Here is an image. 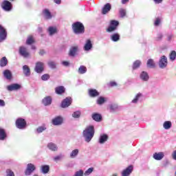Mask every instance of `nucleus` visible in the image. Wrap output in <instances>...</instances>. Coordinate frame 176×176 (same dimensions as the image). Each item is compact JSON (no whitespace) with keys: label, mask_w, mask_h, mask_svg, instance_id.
I'll list each match as a JSON object with an SVG mask.
<instances>
[{"label":"nucleus","mask_w":176,"mask_h":176,"mask_svg":"<svg viewBox=\"0 0 176 176\" xmlns=\"http://www.w3.org/2000/svg\"><path fill=\"white\" fill-rule=\"evenodd\" d=\"M55 91L56 94H63L65 91V88L63 86H60L55 89Z\"/></svg>","instance_id":"nucleus-35"},{"label":"nucleus","mask_w":176,"mask_h":176,"mask_svg":"<svg viewBox=\"0 0 176 176\" xmlns=\"http://www.w3.org/2000/svg\"><path fill=\"white\" fill-rule=\"evenodd\" d=\"M63 157V155H59L54 157V162H58Z\"/></svg>","instance_id":"nucleus-52"},{"label":"nucleus","mask_w":176,"mask_h":176,"mask_svg":"<svg viewBox=\"0 0 176 176\" xmlns=\"http://www.w3.org/2000/svg\"><path fill=\"white\" fill-rule=\"evenodd\" d=\"M8 65V58H6V56H3L0 60V67H6Z\"/></svg>","instance_id":"nucleus-32"},{"label":"nucleus","mask_w":176,"mask_h":176,"mask_svg":"<svg viewBox=\"0 0 176 176\" xmlns=\"http://www.w3.org/2000/svg\"><path fill=\"white\" fill-rule=\"evenodd\" d=\"M19 54L24 57L25 58H28L30 57V52L25 47H19Z\"/></svg>","instance_id":"nucleus-10"},{"label":"nucleus","mask_w":176,"mask_h":176,"mask_svg":"<svg viewBox=\"0 0 176 176\" xmlns=\"http://www.w3.org/2000/svg\"><path fill=\"white\" fill-rule=\"evenodd\" d=\"M48 65L50 68H52V69H54V68H56V62L50 61L48 62Z\"/></svg>","instance_id":"nucleus-48"},{"label":"nucleus","mask_w":176,"mask_h":176,"mask_svg":"<svg viewBox=\"0 0 176 176\" xmlns=\"http://www.w3.org/2000/svg\"><path fill=\"white\" fill-rule=\"evenodd\" d=\"M6 173V176H15L14 172H13V170H12L11 169H7Z\"/></svg>","instance_id":"nucleus-47"},{"label":"nucleus","mask_w":176,"mask_h":176,"mask_svg":"<svg viewBox=\"0 0 176 176\" xmlns=\"http://www.w3.org/2000/svg\"><path fill=\"white\" fill-rule=\"evenodd\" d=\"M0 107H5V101L0 99Z\"/></svg>","instance_id":"nucleus-56"},{"label":"nucleus","mask_w":176,"mask_h":176,"mask_svg":"<svg viewBox=\"0 0 176 176\" xmlns=\"http://www.w3.org/2000/svg\"><path fill=\"white\" fill-rule=\"evenodd\" d=\"M111 9V3H106L102 9V14H107V13H108V12H109Z\"/></svg>","instance_id":"nucleus-22"},{"label":"nucleus","mask_w":176,"mask_h":176,"mask_svg":"<svg viewBox=\"0 0 176 176\" xmlns=\"http://www.w3.org/2000/svg\"><path fill=\"white\" fill-rule=\"evenodd\" d=\"M156 63H155V60L153 59H148L147 60V67L148 68H155Z\"/></svg>","instance_id":"nucleus-38"},{"label":"nucleus","mask_w":176,"mask_h":176,"mask_svg":"<svg viewBox=\"0 0 176 176\" xmlns=\"http://www.w3.org/2000/svg\"><path fill=\"white\" fill-rule=\"evenodd\" d=\"M64 119L61 116H56L52 120V123L54 126H61L63 124Z\"/></svg>","instance_id":"nucleus-9"},{"label":"nucleus","mask_w":176,"mask_h":176,"mask_svg":"<svg viewBox=\"0 0 176 176\" xmlns=\"http://www.w3.org/2000/svg\"><path fill=\"white\" fill-rule=\"evenodd\" d=\"M78 155H79V149H74L70 153V157L71 159H75L77 157Z\"/></svg>","instance_id":"nucleus-33"},{"label":"nucleus","mask_w":176,"mask_h":176,"mask_svg":"<svg viewBox=\"0 0 176 176\" xmlns=\"http://www.w3.org/2000/svg\"><path fill=\"white\" fill-rule=\"evenodd\" d=\"M173 127V122L171 121H164L163 123V129L164 130H170Z\"/></svg>","instance_id":"nucleus-27"},{"label":"nucleus","mask_w":176,"mask_h":176,"mask_svg":"<svg viewBox=\"0 0 176 176\" xmlns=\"http://www.w3.org/2000/svg\"><path fill=\"white\" fill-rule=\"evenodd\" d=\"M15 124L17 129H19V130H24V129L27 127V122H25V120L23 118H18L16 120Z\"/></svg>","instance_id":"nucleus-4"},{"label":"nucleus","mask_w":176,"mask_h":176,"mask_svg":"<svg viewBox=\"0 0 176 176\" xmlns=\"http://www.w3.org/2000/svg\"><path fill=\"white\" fill-rule=\"evenodd\" d=\"M108 138H109L108 135L104 134V133L101 134L99 137L98 142L101 145H102V144H104V143H105L108 141Z\"/></svg>","instance_id":"nucleus-16"},{"label":"nucleus","mask_w":176,"mask_h":176,"mask_svg":"<svg viewBox=\"0 0 176 176\" xmlns=\"http://www.w3.org/2000/svg\"><path fill=\"white\" fill-rule=\"evenodd\" d=\"M111 40L113 42H118V41H120V34L118 33H114L111 35Z\"/></svg>","instance_id":"nucleus-29"},{"label":"nucleus","mask_w":176,"mask_h":176,"mask_svg":"<svg viewBox=\"0 0 176 176\" xmlns=\"http://www.w3.org/2000/svg\"><path fill=\"white\" fill-rule=\"evenodd\" d=\"M76 52H78V47H72L69 50V56L74 57L76 54Z\"/></svg>","instance_id":"nucleus-36"},{"label":"nucleus","mask_w":176,"mask_h":176,"mask_svg":"<svg viewBox=\"0 0 176 176\" xmlns=\"http://www.w3.org/2000/svg\"><path fill=\"white\" fill-rule=\"evenodd\" d=\"M87 72V68L85 66L81 65L78 68V74L83 75V74H86Z\"/></svg>","instance_id":"nucleus-40"},{"label":"nucleus","mask_w":176,"mask_h":176,"mask_svg":"<svg viewBox=\"0 0 176 176\" xmlns=\"http://www.w3.org/2000/svg\"><path fill=\"white\" fill-rule=\"evenodd\" d=\"M43 13L45 19H52V13H50V11H49V10H47V9L44 10L43 11Z\"/></svg>","instance_id":"nucleus-37"},{"label":"nucleus","mask_w":176,"mask_h":176,"mask_svg":"<svg viewBox=\"0 0 176 176\" xmlns=\"http://www.w3.org/2000/svg\"><path fill=\"white\" fill-rule=\"evenodd\" d=\"M45 50H41L40 52H39V54L40 56H43L45 54Z\"/></svg>","instance_id":"nucleus-58"},{"label":"nucleus","mask_w":176,"mask_h":176,"mask_svg":"<svg viewBox=\"0 0 176 176\" xmlns=\"http://www.w3.org/2000/svg\"><path fill=\"white\" fill-rule=\"evenodd\" d=\"M129 0H122V5H125V3H127V2H129Z\"/></svg>","instance_id":"nucleus-61"},{"label":"nucleus","mask_w":176,"mask_h":176,"mask_svg":"<svg viewBox=\"0 0 176 176\" xmlns=\"http://www.w3.org/2000/svg\"><path fill=\"white\" fill-rule=\"evenodd\" d=\"M119 22L118 21H111L109 28L107 29V32H113L118 30Z\"/></svg>","instance_id":"nucleus-5"},{"label":"nucleus","mask_w":176,"mask_h":176,"mask_svg":"<svg viewBox=\"0 0 176 176\" xmlns=\"http://www.w3.org/2000/svg\"><path fill=\"white\" fill-rule=\"evenodd\" d=\"M50 78V76L47 74H45L41 76V79L44 81L48 80V79Z\"/></svg>","instance_id":"nucleus-50"},{"label":"nucleus","mask_w":176,"mask_h":176,"mask_svg":"<svg viewBox=\"0 0 176 176\" xmlns=\"http://www.w3.org/2000/svg\"><path fill=\"white\" fill-rule=\"evenodd\" d=\"M34 42V38H32V36H30L26 41V45H32Z\"/></svg>","instance_id":"nucleus-45"},{"label":"nucleus","mask_w":176,"mask_h":176,"mask_svg":"<svg viewBox=\"0 0 176 176\" xmlns=\"http://www.w3.org/2000/svg\"><path fill=\"white\" fill-rule=\"evenodd\" d=\"M3 76L6 78L8 80H10L12 79V72L9 69H6L3 72Z\"/></svg>","instance_id":"nucleus-30"},{"label":"nucleus","mask_w":176,"mask_h":176,"mask_svg":"<svg viewBox=\"0 0 176 176\" xmlns=\"http://www.w3.org/2000/svg\"><path fill=\"white\" fill-rule=\"evenodd\" d=\"M172 157H173V160H176V150L173 152Z\"/></svg>","instance_id":"nucleus-55"},{"label":"nucleus","mask_w":176,"mask_h":176,"mask_svg":"<svg viewBox=\"0 0 176 176\" xmlns=\"http://www.w3.org/2000/svg\"><path fill=\"white\" fill-rule=\"evenodd\" d=\"M140 78L143 82H148L149 80V74L146 72H142L140 74Z\"/></svg>","instance_id":"nucleus-15"},{"label":"nucleus","mask_w":176,"mask_h":176,"mask_svg":"<svg viewBox=\"0 0 176 176\" xmlns=\"http://www.w3.org/2000/svg\"><path fill=\"white\" fill-rule=\"evenodd\" d=\"M141 67V60H137L133 64V69H137Z\"/></svg>","instance_id":"nucleus-41"},{"label":"nucleus","mask_w":176,"mask_h":176,"mask_svg":"<svg viewBox=\"0 0 176 176\" xmlns=\"http://www.w3.org/2000/svg\"><path fill=\"white\" fill-rule=\"evenodd\" d=\"M45 69V63L43 62H37L34 68L35 72L37 74H42Z\"/></svg>","instance_id":"nucleus-6"},{"label":"nucleus","mask_w":176,"mask_h":176,"mask_svg":"<svg viewBox=\"0 0 176 176\" xmlns=\"http://www.w3.org/2000/svg\"><path fill=\"white\" fill-rule=\"evenodd\" d=\"M172 38H173V35H171V34L168 35V41H171Z\"/></svg>","instance_id":"nucleus-62"},{"label":"nucleus","mask_w":176,"mask_h":176,"mask_svg":"<svg viewBox=\"0 0 176 176\" xmlns=\"http://www.w3.org/2000/svg\"><path fill=\"white\" fill-rule=\"evenodd\" d=\"M54 2L57 3V5H60V3H61V0H54Z\"/></svg>","instance_id":"nucleus-60"},{"label":"nucleus","mask_w":176,"mask_h":176,"mask_svg":"<svg viewBox=\"0 0 176 176\" xmlns=\"http://www.w3.org/2000/svg\"><path fill=\"white\" fill-rule=\"evenodd\" d=\"M72 28L74 34H76V35L85 34V25L79 21L74 23L72 25Z\"/></svg>","instance_id":"nucleus-2"},{"label":"nucleus","mask_w":176,"mask_h":176,"mask_svg":"<svg viewBox=\"0 0 176 176\" xmlns=\"http://www.w3.org/2000/svg\"><path fill=\"white\" fill-rule=\"evenodd\" d=\"M91 118L95 122H101L102 120V116L98 113H93Z\"/></svg>","instance_id":"nucleus-25"},{"label":"nucleus","mask_w":176,"mask_h":176,"mask_svg":"<svg viewBox=\"0 0 176 176\" xmlns=\"http://www.w3.org/2000/svg\"><path fill=\"white\" fill-rule=\"evenodd\" d=\"M108 101V98L104 96H100L96 100V104L98 105H104Z\"/></svg>","instance_id":"nucleus-17"},{"label":"nucleus","mask_w":176,"mask_h":176,"mask_svg":"<svg viewBox=\"0 0 176 176\" xmlns=\"http://www.w3.org/2000/svg\"><path fill=\"white\" fill-rule=\"evenodd\" d=\"M71 104H72V98H66L65 99H64L62 101L61 107L62 108H68V107H69V105H71Z\"/></svg>","instance_id":"nucleus-11"},{"label":"nucleus","mask_w":176,"mask_h":176,"mask_svg":"<svg viewBox=\"0 0 176 176\" xmlns=\"http://www.w3.org/2000/svg\"><path fill=\"white\" fill-rule=\"evenodd\" d=\"M32 49L35 50V46H32Z\"/></svg>","instance_id":"nucleus-64"},{"label":"nucleus","mask_w":176,"mask_h":176,"mask_svg":"<svg viewBox=\"0 0 176 176\" xmlns=\"http://www.w3.org/2000/svg\"><path fill=\"white\" fill-rule=\"evenodd\" d=\"M143 95L142 93H138L135 97L133 98V99L131 100V104H138V101H140V100H141V98H142Z\"/></svg>","instance_id":"nucleus-18"},{"label":"nucleus","mask_w":176,"mask_h":176,"mask_svg":"<svg viewBox=\"0 0 176 176\" xmlns=\"http://www.w3.org/2000/svg\"><path fill=\"white\" fill-rule=\"evenodd\" d=\"M162 38H163V34H162V33L158 34L157 36V41H160Z\"/></svg>","instance_id":"nucleus-53"},{"label":"nucleus","mask_w":176,"mask_h":176,"mask_svg":"<svg viewBox=\"0 0 176 176\" xmlns=\"http://www.w3.org/2000/svg\"><path fill=\"white\" fill-rule=\"evenodd\" d=\"M120 17H124L126 16V10L123 8L120 9Z\"/></svg>","instance_id":"nucleus-49"},{"label":"nucleus","mask_w":176,"mask_h":176,"mask_svg":"<svg viewBox=\"0 0 176 176\" xmlns=\"http://www.w3.org/2000/svg\"><path fill=\"white\" fill-rule=\"evenodd\" d=\"M50 170L49 165H42L41 167V171L43 174H47Z\"/></svg>","instance_id":"nucleus-31"},{"label":"nucleus","mask_w":176,"mask_h":176,"mask_svg":"<svg viewBox=\"0 0 176 176\" xmlns=\"http://www.w3.org/2000/svg\"><path fill=\"white\" fill-rule=\"evenodd\" d=\"M42 102L45 107H47V105H50V104H52V97L47 96L44 98L42 100Z\"/></svg>","instance_id":"nucleus-26"},{"label":"nucleus","mask_w":176,"mask_h":176,"mask_svg":"<svg viewBox=\"0 0 176 176\" xmlns=\"http://www.w3.org/2000/svg\"><path fill=\"white\" fill-rule=\"evenodd\" d=\"M160 21H162V19L160 18H156V19L154 22V25L157 27V25H159V24H160Z\"/></svg>","instance_id":"nucleus-51"},{"label":"nucleus","mask_w":176,"mask_h":176,"mask_svg":"<svg viewBox=\"0 0 176 176\" xmlns=\"http://www.w3.org/2000/svg\"><path fill=\"white\" fill-rule=\"evenodd\" d=\"M153 157L155 160H162L164 157V153L163 152L155 153Z\"/></svg>","instance_id":"nucleus-24"},{"label":"nucleus","mask_w":176,"mask_h":176,"mask_svg":"<svg viewBox=\"0 0 176 176\" xmlns=\"http://www.w3.org/2000/svg\"><path fill=\"white\" fill-rule=\"evenodd\" d=\"M88 94L89 97H91L92 98H96V97H98V96H100V92L97 91V89H89L88 90Z\"/></svg>","instance_id":"nucleus-12"},{"label":"nucleus","mask_w":176,"mask_h":176,"mask_svg":"<svg viewBox=\"0 0 176 176\" xmlns=\"http://www.w3.org/2000/svg\"><path fill=\"white\" fill-rule=\"evenodd\" d=\"M118 84L116 82H110V86H111V87H113L115 86H117Z\"/></svg>","instance_id":"nucleus-57"},{"label":"nucleus","mask_w":176,"mask_h":176,"mask_svg":"<svg viewBox=\"0 0 176 176\" xmlns=\"http://www.w3.org/2000/svg\"><path fill=\"white\" fill-rule=\"evenodd\" d=\"M63 65H64V67H68L69 65V62L68 61H63L62 62Z\"/></svg>","instance_id":"nucleus-54"},{"label":"nucleus","mask_w":176,"mask_h":176,"mask_svg":"<svg viewBox=\"0 0 176 176\" xmlns=\"http://www.w3.org/2000/svg\"><path fill=\"white\" fill-rule=\"evenodd\" d=\"M23 72L25 76H31V69L28 65H25L23 66Z\"/></svg>","instance_id":"nucleus-23"},{"label":"nucleus","mask_w":176,"mask_h":176,"mask_svg":"<svg viewBox=\"0 0 176 176\" xmlns=\"http://www.w3.org/2000/svg\"><path fill=\"white\" fill-rule=\"evenodd\" d=\"M133 173V166H129L122 173V176H129Z\"/></svg>","instance_id":"nucleus-20"},{"label":"nucleus","mask_w":176,"mask_h":176,"mask_svg":"<svg viewBox=\"0 0 176 176\" xmlns=\"http://www.w3.org/2000/svg\"><path fill=\"white\" fill-rule=\"evenodd\" d=\"M42 28H38V32H42Z\"/></svg>","instance_id":"nucleus-63"},{"label":"nucleus","mask_w":176,"mask_h":176,"mask_svg":"<svg viewBox=\"0 0 176 176\" xmlns=\"http://www.w3.org/2000/svg\"><path fill=\"white\" fill-rule=\"evenodd\" d=\"M167 65H168V60L167 59V56H162L160 58V60L158 62V67L161 69H164V68H167Z\"/></svg>","instance_id":"nucleus-3"},{"label":"nucleus","mask_w":176,"mask_h":176,"mask_svg":"<svg viewBox=\"0 0 176 176\" xmlns=\"http://www.w3.org/2000/svg\"><path fill=\"white\" fill-rule=\"evenodd\" d=\"M94 133V126L93 125H89L85 129V130L82 131V137L85 142L89 143L91 141V140H93Z\"/></svg>","instance_id":"nucleus-1"},{"label":"nucleus","mask_w":176,"mask_h":176,"mask_svg":"<svg viewBox=\"0 0 176 176\" xmlns=\"http://www.w3.org/2000/svg\"><path fill=\"white\" fill-rule=\"evenodd\" d=\"M110 112H115V111H118L119 107L116 104H111L109 106Z\"/></svg>","instance_id":"nucleus-39"},{"label":"nucleus","mask_w":176,"mask_h":176,"mask_svg":"<svg viewBox=\"0 0 176 176\" xmlns=\"http://www.w3.org/2000/svg\"><path fill=\"white\" fill-rule=\"evenodd\" d=\"M6 137L7 135L5 129H0V141H5Z\"/></svg>","instance_id":"nucleus-34"},{"label":"nucleus","mask_w":176,"mask_h":176,"mask_svg":"<svg viewBox=\"0 0 176 176\" xmlns=\"http://www.w3.org/2000/svg\"><path fill=\"white\" fill-rule=\"evenodd\" d=\"M46 130L45 126H38L36 130V134H41V133H43Z\"/></svg>","instance_id":"nucleus-43"},{"label":"nucleus","mask_w":176,"mask_h":176,"mask_svg":"<svg viewBox=\"0 0 176 176\" xmlns=\"http://www.w3.org/2000/svg\"><path fill=\"white\" fill-rule=\"evenodd\" d=\"M47 31L49 32V35L50 36H52L54 35V34H57V28L50 26L48 28Z\"/></svg>","instance_id":"nucleus-28"},{"label":"nucleus","mask_w":176,"mask_h":176,"mask_svg":"<svg viewBox=\"0 0 176 176\" xmlns=\"http://www.w3.org/2000/svg\"><path fill=\"white\" fill-rule=\"evenodd\" d=\"M93 171H94V168H89L85 172L84 175L85 176L90 175V174H91Z\"/></svg>","instance_id":"nucleus-46"},{"label":"nucleus","mask_w":176,"mask_h":176,"mask_svg":"<svg viewBox=\"0 0 176 176\" xmlns=\"http://www.w3.org/2000/svg\"><path fill=\"white\" fill-rule=\"evenodd\" d=\"M21 88V85L19 84H12L7 87L8 91H14V90H19Z\"/></svg>","instance_id":"nucleus-14"},{"label":"nucleus","mask_w":176,"mask_h":176,"mask_svg":"<svg viewBox=\"0 0 176 176\" xmlns=\"http://www.w3.org/2000/svg\"><path fill=\"white\" fill-rule=\"evenodd\" d=\"M169 58L170 61H175L176 58V52L175 51H172L169 54Z\"/></svg>","instance_id":"nucleus-42"},{"label":"nucleus","mask_w":176,"mask_h":176,"mask_svg":"<svg viewBox=\"0 0 176 176\" xmlns=\"http://www.w3.org/2000/svg\"><path fill=\"white\" fill-rule=\"evenodd\" d=\"M36 168L35 165L33 164H28L25 171V175H31V174L35 171Z\"/></svg>","instance_id":"nucleus-8"},{"label":"nucleus","mask_w":176,"mask_h":176,"mask_svg":"<svg viewBox=\"0 0 176 176\" xmlns=\"http://www.w3.org/2000/svg\"><path fill=\"white\" fill-rule=\"evenodd\" d=\"M155 3H162L163 2V0H153Z\"/></svg>","instance_id":"nucleus-59"},{"label":"nucleus","mask_w":176,"mask_h":176,"mask_svg":"<svg viewBox=\"0 0 176 176\" xmlns=\"http://www.w3.org/2000/svg\"><path fill=\"white\" fill-rule=\"evenodd\" d=\"M47 148L50 149V151H52V152H56V151H58V147L57 146V144L50 142L47 144Z\"/></svg>","instance_id":"nucleus-21"},{"label":"nucleus","mask_w":176,"mask_h":176,"mask_svg":"<svg viewBox=\"0 0 176 176\" xmlns=\"http://www.w3.org/2000/svg\"><path fill=\"white\" fill-rule=\"evenodd\" d=\"M1 8L5 12H10L12 10V3L8 0H4L1 3Z\"/></svg>","instance_id":"nucleus-7"},{"label":"nucleus","mask_w":176,"mask_h":176,"mask_svg":"<svg viewBox=\"0 0 176 176\" xmlns=\"http://www.w3.org/2000/svg\"><path fill=\"white\" fill-rule=\"evenodd\" d=\"M92 47H93V44L91 43V41L90 39L87 40L85 45L84 46V50L85 52H89V50H91Z\"/></svg>","instance_id":"nucleus-19"},{"label":"nucleus","mask_w":176,"mask_h":176,"mask_svg":"<svg viewBox=\"0 0 176 176\" xmlns=\"http://www.w3.org/2000/svg\"><path fill=\"white\" fill-rule=\"evenodd\" d=\"M81 113L80 111H74L72 113V117L74 118V119H79L80 118Z\"/></svg>","instance_id":"nucleus-44"},{"label":"nucleus","mask_w":176,"mask_h":176,"mask_svg":"<svg viewBox=\"0 0 176 176\" xmlns=\"http://www.w3.org/2000/svg\"><path fill=\"white\" fill-rule=\"evenodd\" d=\"M6 30H5V28H3V27L0 25V42H3V41L6 39Z\"/></svg>","instance_id":"nucleus-13"}]
</instances>
